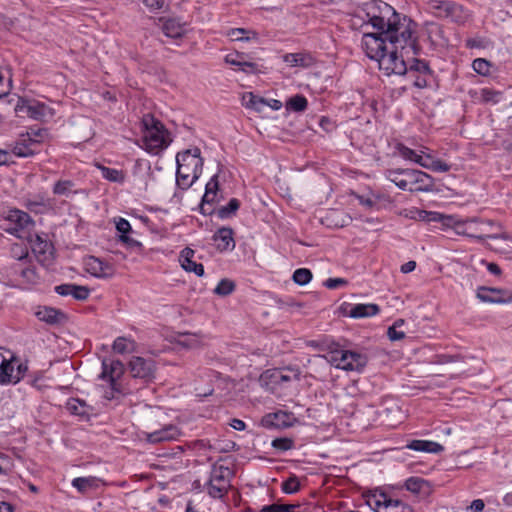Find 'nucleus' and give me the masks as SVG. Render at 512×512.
<instances>
[{
  "mask_svg": "<svg viewBox=\"0 0 512 512\" xmlns=\"http://www.w3.org/2000/svg\"><path fill=\"white\" fill-rule=\"evenodd\" d=\"M400 175H402L400 173V168L387 169L385 171V177L389 181L393 182L399 189H401L403 191L410 192L411 186H408V183L406 182V180L404 178L402 180H397V176H400Z\"/></svg>",
  "mask_w": 512,
  "mask_h": 512,
  "instance_id": "nucleus-41",
  "label": "nucleus"
},
{
  "mask_svg": "<svg viewBox=\"0 0 512 512\" xmlns=\"http://www.w3.org/2000/svg\"><path fill=\"white\" fill-rule=\"evenodd\" d=\"M98 169L101 171L102 177L110 182L123 183L125 181V173L122 170L106 167L98 164Z\"/></svg>",
  "mask_w": 512,
  "mask_h": 512,
  "instance_id": "nucleus-36",
  "label": "nucleus"
},
{
  "mask_svg": "<svg viewBox=\"0 0 512 512\" xmlns=\"http://www.w3.org/2000/svg\"><path fill=\"white\" fill-rule=\"evenodd\" d=\"M129 369L132 377L149 382L155 377L156 364L151 358L133 356L129 361Z\"/></svg>",
  "mask_w": 512,
  "mask_h": 512,
  "instance_id": "nucleus-13",
  "label": "nucleus"
},
{
  "mask_svg": "<svg viewBox=\"0 0 512 512\" xmlns=\"http://www.w3.org/2000/svg\"><path fill=\"white\" fill-rule=\"evenodd\" d=\"M41 140L20 134L14 142L12 152L21 158L32 157L40 152Z\"/></svg>",
  "mask_w": 512,
  "mask_h": 512,
  "instance_id": "nucleus-18",
  "label": "nucleus"
},
{
  "mask_svg": "<svg viewBox=\"0 0 512 512\" xmlns=\"http://www.w3.org/2000/svg\"><path fill=\"white\" fill-rule=\"evenodd\" d=\"M112 349L119 354L126 353L128 351L127 339L125 337H117L113 342Z\"/></svg>",
  "mask_w": 512,
  "mask_h": 512,
  "instance_id": "nucleus-60",
  "label": "nucleus"
},
{
  "mask_svg": "<svg viewBox=\"0 0 512 512\" xmlns=\"http://www.w3.org/2000/svg\"><path fill=\"white\" fill-rule=\"evenodd\" d=\"M367 18L366 26L371 25L374 32H364L362 37L373 35L393 44L397 36L403 39L416 33L418 24L407 15L398 13L391 5L382 0H371L363 6Z\"/></svg>",
  "mask_w": 512,
  "mask_h": 512,
  "instance_id": "nucleus-2",
  "label": "nucleus"
},
{
  "mask_svg": "<svg viewBox=\"0 0 512 512\" xmlns=\"http://www.w3.org/2000/svg\"><path fill=\"white\" fill-rule=\"evenodd\" d=\"M387 335L391 341H399L405 338V333L403 331H398L395 326H390L388 328Z\"/></svg>",
  "mask_w": 512,
  "mask_h": 512,
  "instance_id": "nucleus-63",
  "label": "nucleus"
},
{
  "mask_svg": "<svg viewBox=\"0 0 512 512\" xmlns=\"http://www.w3.org/2000/svg\"><path fill=\"white\" fill-rule=\"evenodd\" d=\"M55 292L60 296H72L79 301H85L90 295V289L87 286L74 283H65L55 286Z\"/></svg>",
  "mask_w": 512,
  "mask_h": 512,
  "instance_id": "nucleus-24",
  "label": "nucleus"
},
{
  "mask_svg": "<svg viewBox=\"0 0 512 512\" xmlns=\"http://www.w3.org/2000/svg\"><path fill=\"white\" fill-rule=\"evenodd\" d=\"M298 420L292 412L278 410L264 415L261 425L267 429H284L295 425Z\"/></svg>",
  "mask_w": 512,
  "mask_h": 512,
  "instance_id": "nucleus-14",
  "label": "nucleus"
},
{
  "mask_svg": "<svg viewBox=\"0 0 512 512\" xmlns=\"http://www.w3.org/2000/svg\"><path fill=\"white\" fill-rule=\"evenodd\" d=\"M405 488L415 494L421 492V490L426 487L429 488V482L421 477H409L404 484Z\"/></svg>",
  "mask_w": 512,
  "mask_h": 512,
  "instance_id": "nucleus-40",
  "label": "nucleus"
},
{
  "mask_svg": "<svg viewBox=\"0 0 512 512\" xmlns=\"http://www.w3.org/2000/svg\"><path fill=\"white\" fill-rule=\"evenodd\" d=\"M73 186L74 182L71 180H59L54 184L52 192L54 195L68 196Z\"/></svg>",
  "mask_w": 512,
  "mask_h": 512,
  "instance_id": "nucleus-47",
  "label": "nucleus"
},
{
  "mask_svg": "<svg viewBox=\"0 0 512 512\" xmlns=\"http://www.w3.org/2000/svg\"><path fill=\"white\" fill-rule=\"evenodd\" d=\"M84 265L86 272L96 278L108 279L115 273L113 264L96 256H88Z\"/></svg>",
  "mask_w": 512,
  "mask_h": 512,
  "instance_id": "nucleus-16",
  "label": "nucleus"
},
{
  "mask_svg": "<svg viewBox=\"0 0 512 512\" xmlns=\"http://www.w3.org/2000/svg\"><path fill=\"white\" fill-rule=\"evenodd\" d=\"M141 124L143 128V148L148 153L158 155L168 148L172 139L170 132L160 120L155 118L152 114H145L142 117Z\"/></svg>",
  "mask_w": 512,
  "mask_h": 512,
  "instance_id": "nucleus-4",
  "label": "nucleus"
},
{
  "mask_svg": "<svg viewBox=\"0 0 512 512\" xmlns=\"http://www.w3.org/2000/svg\"><path fill=\"white\" fill-rule=\"evenodd\" d=\"M162 30L170 38H180L184 34L183 25L178 19L169 18L163 23Z\"/></svg>",
  "mask_w": 512,
  "mask_h": 512,
  "instance_id": "nucleus-33",
  "label": "nucleus"
},
{
  "mask_svg": "<svg viewBox=\"0 0 512 512\" xmlns=\"http://www.w3.org/2000/svg\"><path fill=\"white\" fill-rule=\"evenodd\" d=\"M124 371V365L120 360L103 359L102 372L99 375V378L103 381H107L113 391L124 394V391L117 382V380L123 375Z\"/></svg>",
  "mask_w": 512,
  "mask_h": 512,
  "instance_id": "nucleus-11",
  "label": "nucleus"
},
{
  "mask_svg": "<svg viewBox=\"0 0 512 512\" xmlns=\"http://www.w3.org/2000/svg\"><path fill=\"white\" fill-rule=\"evenodd\" d=\"M212 240L219 252L232 251L235 248L234 231L231 227H221L213 235Z\"/></svg>",
  "mask_w": 512,
  "mask_h": 512,
  "instance_id": "nucleus-22",
  "label": "nucleus"
},
{
  "mask_svg": "<svg viewBox=\"0 0 512 512\" xmlns=\"http://www.w3.org/2000/svg\"><path fill=\"white\" fill-rule=\"evenodd\" d=\"M165 1L166 0H143V3L151 11H158L164 7Z\"/></svg>",
  "mask_w": 512,
  "mask_h": 512,
  "instance_id": "nucleus-64",
  "label": "nucleus"
},
{
  "mask_svg": "<svg viewBox=\"0 0 512 512\" xmlns=\"http://www.w3.org/2000/svg\"><path fill=\"white\" fill-rule=\"evenodd\" d=\"M178 344L185 348H197L202 344V336L200 333H180Z\"/></svg>",
  "mask_w": 512,
  "mask_h": 512,
  "instance_id": "nucleus-39",
  "label": "nucleus"
},
{
  "mask_svg": "<svg viewBox=\"0 0 512 512\" xmlns=\"http://www.w3.org/2000/svg\"><path fill=\"white\" fill-rule=\"evenodd\" d=\"M219 181L218 174L213 175L205 186V193L202 196L201 203L199 205V211L204 216H211L215 213L214 204L218 203L219 192Z\"/></svg>",
  "mask_w": 512,
  "mask_h": 512,
  "instance_id": "nucleus-12",
  "label": "nucleus"
},
{
  "mask_svg": "<svg viewBox=\"0 0 512 512\" xmlns=\"http://www.w3.org/2000/svg\"><path fill=\"white\" fill-rule=\"evenodd\" d=\"M242 104L246 108L261 112L266 106L267 100L263 97L253 94L252 92H248L243 95Z\"/></svg>",
  "mask_w": 512,
  "mask_h": 512,
  "instance_id": "nucleus-34",
  "label": "nucleus"
},
{
  "mask_svg": "<svg viewBox=\"0 0 512 512\" xmlns=\"http://www.w3.org/2000/svg\"><path fill=\"white\" fill-rule=\"evenodd\" d=\"M4 220L9 223L4 231L17 238L26 237L25 234L28 235L32 232L36 225L30 214L18 208L9 209L4 216Z\"/></svg>",
  "mask_w": 512,
  "mask_h": 512,
  "instance_id": "nucleus-7",
  "label": "nucleus"
},
{
  "mask_svg": "<svg viewBox=\"0 0 512 512\" xmlns=\"http://www.w3.org/2000/svg\"><path fill=\"white\" fill-rule=\"evenodd\" d=\"M24 135L41 140L42 143L48 137L49 131L46 128L30 127Z\"/></svg>",
  "mask_w": 512,
  "mask_h": 512,
  "instance_id": "nucleus-54",
  "label": "nucleus"
},
{
  "mask_svg": "<svg viewBox=\"0 0 512 512\" xmlns=\"http://www.w3.org/2000/svg\"><path fill=\"white\" fill-rule=\"evenodd\" d=\"M361 46L366 56L377 61L379 69L384 71L387 76L392 74L401 76L407 72L408 60L404 59L403 50L409 48L415 56L419 55L422 50L415 34L407 39L397 36V40L393 44L386 39L366 35L362 37Z\"/></svg>",
  "mask_w": 512,
  "mask_h": 512,
  "instance_id": "nucleus-1",
  "label": "nucleus"
},
{
  "mask_svg": "<svg viewBox=\"0 0 512 512\" xmlns=\"http://www.w3.org/2000/svg\"><path fill=\"white\" fill-rule=\"evenodd\" d=\"M239 208L240 201L237 198H231L226 205L221 206L217 210L215 209L214 214H217L218 218L222 220L229 219L236 215V212L239 210Z\"/></svg>",
  "mask_w": 512,
  "mask_h": 512,
  "instance_id": "nucleus-35",
  "label": "nucleus"
},
{
  "mask_svg": "<svg viewBox=\"0 0 512 512\" xmlns=\"http://www.w3.org/2000/svg\"><path fill=\"white\" fill-rule=\"evenodd\" d=\"M283 61L291 67L307 68L313 64V57L309 53H286Z\"/></svg>",
  "mask_w": 512,
  "mask_h": 512,
  "instance_id": "nucleus-29",
  "label": "nucleus"
},
{
  "mask_svg": "<svg viewBox=\"0 0 512 512\" xmlns=\"http://www.w3.org/2000/svg\"><path fill=\"white\" fill-rule=\"evenodd\" d=\"M476 297L485 303L507 304L512 303V292L503 288L479 286Z\"/></svg>",
  "mask_w": 512,
  "mask_h": 512,
  "instance_id": "nucleus-15",
  "label": "nucleus"
},
{
  "mask_svg": "<svg viewBox=\"0 0 512 512\" xmlns=\"http://www.w3.org/2000/svg\"><path fill=\"white\" fill-rule=\"evenodd\" d=\"M204 160L198 147L187 149L176 155V183L187 190L201 176Z\"/></svg>",
  "mask_w": 512,
  "mask_h": 512,
  "instance_id": "nucleus-3",
  "label": "nucleus"
},
{
  "mask_svg": "<svg viewBox=\"0 0 512 512\" xmlns=\"http://www.w3.org/2000/svg\"><path fill=\"white\" fill-rule=\"evenodd\" d=\"M444 221V227L452 228L458 235L482 239V236H476L472 229L476 222L474 218L457 219L452 215H447Z\"/></svg>",
  "mask_w": 512,
  "mask_h": 512,
  "instance_id": "nucleus-20",
  "label": "nucleus"
},
{
  "mask_svg": "<svg viewBox=\"0 0 512 512\" xmlns=\"http://www.w3.org/2000/svg\"><path fill=\"white\" fill-rule=\"evenodd\" d=\"M406 447L414 451L435 454L440 453L444 450V447L441 444L430 440H412L406 445Z\"/></svg>",
  "mask_w": 512,
  "mask_h": 512,
  "instance_id": "nucleus-28",
  "label": "nucleus"
},
{
  "mask_svg": "<svg viewBox=\"0 0 512 512\" xmlns=\"http://www.w3.org/2000/svg\"><path fill=\"white\" fill-rule=\"evenodd\" d=\"M293 505L288 503H272L270 505L263 506L259 512H288L292 509Z\"/></svg>",
  "mask_w": 512,
  "mask_h": 512,
  "instance_id": "nucleus-52",
  "label": "nucleus"
},
{
  "mask_svg": "<svg viewBox=\"0 0 512 512\" xmlns=\"http://www.w3.org/2000/svg\"><path fill=\"white\" fill-rule=\"evenodd\" d=\"M26 238L31 246L32 251L38 256L46 255V253L52 247L51 243L47 239L43 238L37 233L30 232Z\"/></svg>",
  "mask_w": 512,
  "mask_h": 512,
  "instance_id": "nucleus-30",
  "label": "nucleus"
},
{
  "mask_svg": "<svg viewBox=\"0 0 512 512\" xmlns=\"http://www.w3.org/2000/svg\"><path fill=\"white\" fill-rule=\"evenodd\" d=\"M7 361L4 355L0 352V384H5V380H9L6 378L7 376Z\"/></svg>",
  "mask_w": 512,
  "mask_h": 512,
  "instance_id": "nucleus-62",
  "label": "nucleus"
},
{
  "mask_svg": "<svg viewBox=\"0 0 512 512\" xmlns=\"http://www.w3.org/2000/svg\"><path fill=\"white\" fill-rule=\"evenodd\" d=\"M366 504L375 512H413L410 505L394 499L382 488H375L363 494Z\"/></svg>",
  "mask_w": 512,
  "mask_h": 512,
  "instance_id": "nucleus-5",
  "label": "nucleus"
},
{
  "mask_svg": "<svg viewBox=\"0 0 512 512\" xmlns=\"http://www.w3.org/2000/svg\"><path fill=\"white\" fill-rule=\"evenodd\" d=\"M410 70L415 72L420 78L427 79L429 81V85H431V81L434 79V71L431 69L429 62L424 59H419L413 57L408 59V65Z\"/></svg>",
  "mask_w": 512,
  "mask_h": 512,
  "instance_id": "nucleus-27",
  "label": "nucleus"
},
{
  "mask_svg": "<svg viewBox=\"0 0 512 512\" xmlns=\"http://www.w3.org/2000/svg\"><path fill=\"white\" fill-rule=\"evenodd\" d=\"M182 268L187 272H193L197 276H203L204 275V266L201 263H197L194 260L187 259L186 261L180 262Z\"/></svg>",
  "mask_w": 512,
  "mask_h": 512,
  "instance_id": "nucleus-51",
  "label": "nucleus"
},
{
  "mask_svg": "<svg viewBox=\"0 0 512 512\" xmlns=\"http://www.w3.org/2000/svg\"><path fill=\"white\" fill-rule=\"evenodd\" d=\"M492 66V63L484 58H476L472 62L473 70L482 76H488Z\"/></svg>",
  "mask_w": 512,
  "mask_h": 512,
  "instance_id": "nucleus-45",
  "label": "nucleus"
},
{
  "mask_svg": "<svg viewBox=\"0 0 512 512\" xmlns=\"http://www.w3.org/2000/svg\"><path fill=\"white\" fill-rule=\"evenodd\" d=\"M429 11L439 19H450L456 24H464L469 14L463 5L449 0H430Z\"/></svg>",
  "mask_w": 512,
  "mask_h": 512,
  "instance_id": "nucleus-6",
  "label": "nucleus"
},
{
  "mask_svg": "<svg viewBox=\"0 0 512 512\" xmlns=\"http://www.w3.org/2000/svg\"><path fill=\"white\" fill-rule=\"evenodd\" d=\"M499 96H500V93L495 90H492L489 88H484L481 90V97L484 102L496 103V102H498Z\"/></svg>",
  "mask_w": 512,
  "mask_h": 512,
  "instance_id": "nucleus-59",
  "label": "nucleus"
},
{
  "mask_svg": "<svg viewBox=\"0 0 512 512\" xmlns=\"http://www.w3.org/2000/svg\"><path fill=\"white\" fill-rule=\"evenodd\" d=\"M66 409L70 414L78 416L83 421H89L93 412V408L79 398H69L66 402Z\"/></svg>",
  "mask_w": 512,
  "mask_h": 512,
  "instance_id": "nucleus-25",
  "label": "nucleus"
},
{
  "mask_svg": "<svg viewBox=\"0 0 512 512\" xmlns=\"http://www.w3.org/2000/svg\"><path fill=\"white\" fill-rule=\"evenodd\" d=\"M118 240L122 244H124L126 246V248H128L132 251H135L138 254L144 253V245L140 241L130 237L129 235H119Z\"/></svg>",
  "mask_w": 512,
  "mask_h": 512,
  "instance_id": "nucleus-42",
  "label": "nucleus"
},
{
  "mask_svg": "<svg viewBox=\"0 0 512 512\" xmlns=\"http://www.w3.org/2000/svg\"><path fill=\"white\" fill-rule=\"evenodd\" d=\"M11 255L19 261L26 260L28 259V248L24 244H14L11 247Z\"/></svg>",
  "mask_w": 512,
  "mask_h": 512,
  "instance_id": "nucleus-53",
  "label": "nucleus"
},
{
  "mask_svg": "<svg viewBox=\"0 0 512 512\" xmlns=\"http://www.w3.org/2000/svg\"><path fill=\"white\" fill-rule=\"evenodd\" d=\"M235 283L227 278L220 280L214 289V293L219 296H228L235 290Z\"/></svg>",
  "mask_w": 512,
  "mask_h": 512,
  "instance_id": "nucleus-44",
  "label": "nucleus"
},
{
  "mask_svg": "<svg viewBox=\"0 0 512 512\" xmlns=\"http://www.w3.org/2000/svg\"><path fill=\"white\" fill-rule=\"evenodd\" d=\"M263 376L268 378L274 384H283L294 380H299L300 370L299 368H283L267 370Z\"/></svg>",
  "mask_w": 512,
  "mask_h": 512,
  "instance_id": "nucleus-23",
  "label": "nucleus"
},
{
  "mask_svg": "<svg viewBox=\"0 0 512 512\" xmlns=\"http://www.w3.org/2000/svg\"><path fill=\"white\" fill-rule=\"evenodd\" d=\"M418 171L419 170H417V169H402V168H400V173L405 177L404 179L408 183V186H412V187L415 184Z\"/></svg>",
  "mask_w": 512,
  "mask_h": 512,
  "instance_id": "nucleus-61",
  "label": "nucleus"
},
{
  "mask_svg": "<svg viewBox=\"0 0 512 512\" xmlns=\"http://www.w3.org/2000/svg\"><path fill=\"white\" fill-rule=\"evenodd\" d=\"M331 362L338 369L361 371L368 362L365 354L352 350H335L331 352Z\"/></svg>",
  "mask_w": 512,
  "mask_h": 512,
  "instance_id": "nucleus-8",
  "label": "nucleus"
},
{
  "mask_svg": "<svg viewBox=\"0 0 512 512\" xmlns=\"http://www.w3.org/2000/svg\"><path fill=\"white\" fill-rule=\"evenodd\" d=\"M348 281L344 278H328L324 281L323 285L331 290L346 286Z\"/></svg>",
  "mask_w": 512,
  "mask_h": 512,
  "instance_id": "nucleus-58",
  "label": "nucleus"
},
{
  "mask_svg": "<svg viewBox=\"0 0 512 512\" xmlns=\"http://www.w3.org/2000/svg\"><path fill=\"white\" fill-rule=\"evenodd\" d=\"M104 485V481L95 476L77 477L72 480V486L82 494L96 491Z\"/></svg>",
  "mask_w": 512,
  "mask_h": 512,
  "instance_id": "nucleus-26",
  "label": "nucleus"
},
{
  "mask_svg": "<svg viewBox=\"0 0 512 512\" xmlns=\"http://www.w3.org/2000/svg\"><path fill=\"white\" fill-rule=\"evenodd\" d=\"M450 168L451 166L449 164L440 159H435L434 162H431V164H426V169L433 172H447L450 170Z\"/></svg>",
  "mask_w": 512,
  "mask_h": 512,
  "instance_id": "nucleus-55",
  "label": "nucleus"
},
{
  "mask_svg": "<svg viewBox=\"0 0 512 512\" xmlns=\"http://www.w3.org/2000/svg\"><path fill=\"white\" fill-rule=\"evenodd\" d=\"M434 190V178L426 172L418 171L414 186L410 192H431Z\"/></svg>",
  "mask_w": 512,
  "mask_h": 512,
  "instance_id": "nucleus-31",
  "label": "nucleus"
},
{
  "mask_svg": "<svg viewBox=\"0 0 512 512\" xmlns=\"http://www.w3.org/2000/svg\"><path fill=\"white\" fill-rule=\"evenodd\" d=\"M181 435L177 426L169 424L151 433L145 434V440L150 444H158L166 441L176 440Z\"/></svg>",
  "mask_w": 512,
  "mask_h": 512,
  "instance_id": "nucleus-21",
  "label": "nucleus"
},
{
  "mask_svg": "<svg viewBox=\"0 0 512 512\" xmlns=\"http://www.w3.org/2000/svg\"><path fill=\"white\" fill-rule=\"evenodd\" d=\"M402 76H405L407 80H410L415 88L424 89L430 86L429 81H427V79L420 78L417 74H415V72L410 70L408 66L407 72L403 73Z\"/></svg>",
  "mask_w": 512,
  "mask_h": 512,
  "instance_id": "nucleus-48",
  "label": "nucleus"
},
{
  "mask_svg": "<svg viewBox=\"0 0 512 512\" xmlns=\"http://www.w3.org/2000/svg\"><path fill=\"white\" fill-rule=\"evenodd\" d=\"M7 376L6 378H9V380H5V384H8V383H13V384H16L18 383L25 375L28 367L26 364L24 363H19L17 365V368L15 370L14 368V365L12 363V361L8 360L7 361Z\"/></svg>",
  "mask_w": 512,
  "mask_h": 512,
  "instance_id": "nucleus-32",
  "label": "nucleus"
},
{
  "mask_svg": "<svg viewBox=\"0 0 512 512\" xmlns=\"http://www.w3.org/2000/svg\"><path fill=\"white\" fill-rule=\"evenodd\" d=\"M35 316L42 322L51 326L64 324L67 320V314L60 309L50 306H39Z\"/></svg>",
  "mask_w": 512,
  "mask_h": 512,
  "instance_id": "nucleus-19",
  "label": "nucleus"
},
{
  "mask_svg": "<svg viewBox=\"0 0 512 512\" xmlns=\"http://www.w3.org/2000/svg\"><path fill=\"white\" fill-rule=\"evenodd\" d=\"M282 491L286 494H294L300 489V482L297 476L293 475L282 482Z\"/></svg>",
  "mask_w": 512,
  "mask_h": 512,
  "instance_id": "nucleus-50",
  "label": "nucleus"
},
{
  "mask_svg": "<svg viewBox=\"0 0 512 512\" xmlns=\"http://www.w3.org/2000/svg\"><path fill=\"white\" fill-rule=\"evenodd\" d=\"M271 446L273 448H275L276 450L285 452V451H288V450H291L292 448H294V440L289 437L275 438L272 441Z\"/></svg>",
  "mask_w": 512,
  "mask_h": 512,
  "instance_id": "nucleus-49",
  "label": "nucleus"
},
{
  "mask_svg": "<svg viewBox=\"0 0 512 512\" xmlns=\"http://www.w3.org/2000/svg\"><path fill=\"white\" fill-rule=\"evenodd\" d=\"M20 275L27 283H36L38 280L36 269L34 267L22 268Z\"/></svg>",
  "mask_w": 512,
  "mask_h": 512,
  "instance_id": "nucleus-57",
  "label": "nucleus"
},
{
  "mask_svg": "<svg viewBox=\"0 0 512 512\" xmlns=\"http://www.w3.org/2000/svg\"><path fill=\"white\" fill-rule=\"evenodd\" d=\"M116 230L119 233V235H128L130 232H132V227L128 220L125 218L119 217L115 221Z\"/></svg>",
  "mask_w": 512,
  "mask_h": 512,
  "instance_id": "nucleus-56",
  "label": "nucleus"
},
{
  "mask_svg": "<svg viewBox=\"0 0 512 512\" xmlns=\"http://www.w3.org/2000/svg\"><path fill=\"white\" fill-rule=\"evenodd\" d=\"M14 111L19 117H22V113H25L29 118L37 121L54 116V109L45 103L36 100L30 101L22 97H18Z\"/></svg>",
  "mask_w": 512,
  "mask_h": 512,
  "instance_id": "nucleus-9",
  "label": "nucleus"
},
{
  "mask_svg": "<svg viewBox=\"0 0 512 512\" xmlns=\"http://www.w3.org/2000/svg\"><path fill=\"white\" fill-rule=\"evenodd\" d=\"M230 474V470L224 466H214L209 483H208V494L213 498H222L226 493L227 489L230 486V481L228 476Z\"/></svg>",
  "mask_w": 512,
  "mask_h": 512,
  "instance_id": "nucleus-10",
  "label": "nucleus"
},
{
  "mask_svg": "<svg viewBox=\"0 0 512 512\" xmlns=\"http://www.w3.org/2000/svg\"><path fill=\"white\" fill-rule=\"evenodd\" d=\"M395 150L403 159L414 163H416L417 157H419V154L415 150L407 147L403 143H397Z\"/></svg>",
  "mask_w": 512,
  "mask_h": 512,
  "instance_id": "nucleus-46",
  "label": "nucleus"
},
{
  "mask_svg": "<svg viewBox=\"0 0 512 512\" xmlns=\"http://www.w3.org/2000/svg\"><path fill=\"white\" fill-rule=\"evenodd\" d=\"M312 277V272L307 268H298L292 275L293 281L300 286L308 284Z\"/></svg>",
  "mask_w": 512,
  "mask_h": 512,
  "instance_id": "nucleus-43",
  "label": "nucleus"
},
{
  "mask_svg": "<svg viewBox=\"0 0 512 512\" xmlns=\"http://www.w3.org/2000/svg\"><path fill=\"white\" fill-rule=\"evenodd\" d=\"M307 107L308 101L302 94H296L290 97L285 103L286 110L292 112H304Z\"/></svg>",
  "mask_w": 512,
  "mask_h": 512,
  "instance_id": "nucleus-37",
  "label": "nucleus"
},
{
  "mask_svg": "<svg viewBox=\"0 0 512 512\" xmlns=\"http://www.w3.org/2000/svg\"><path fill=\"white\" fill-rule=\"evenodd\" d=\"M446 217H447V215L439 213V212L426 211V210H420V209H417L415 211V215L413 216V218L418 219L420 221H424L426 223L439 222L443 226H444V222H445L444 220Z\"/></svg>",
  "mask_w": 512,
  "mask_h": 512,
  "instance_id": "nucleus-38",
  "label": "nucleus"
},
{
  "mask_svg": "<svg viewBox=\"0 0 512 512\" xmlns=\"http://www.w3.org/2000/svg\"><path fill=\"white\" fill-rule=\"evenodd\" d=\"M340 310L344 316L359 319L377 315L380 312V307L374 303L351 304L344 302L341 304Z\"/></svg>",
  "mask_w": 512,
  "mask_h": 512,
  "instance_id": "nucleus-17",
  "label": "nucleus"
}]
</instances>
